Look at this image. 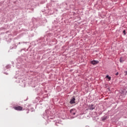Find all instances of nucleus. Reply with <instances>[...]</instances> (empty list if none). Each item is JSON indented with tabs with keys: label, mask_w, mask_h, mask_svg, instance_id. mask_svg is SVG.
Segmentation results:
<instances>
[{
	"label": "nucleus",
	"mask_w": 127,
	"mask_h": 127,
	"mask_svg": "<svg viewBox=\"0 0 127 127\" xmlns=\"http://www.w3.org/2000/svg\"><path fill=\"white\" fill-rule=\"evenodd\" d=\"M14 110H15L16 111H22V109H23V108L21 106H16L14 107Z\"/></svg>",
	"instance_id": "1"
},
{
	"label": "nucleus",
	"mask_w": 127,
	"mask_h": 127,
	"mask_svg": "<svg viewBox=\"0 0 127 127\" xmlns=\"http://www.w3.org/2000/svg\"><path fill=\"white\" fill-rule=\"evenodd\" d=\"M70 113L71 115L75 116V115H76V109H71L70 110Z\"/></svg>",
	"instance_id": "2"
},
{
	"label": "nucleus",
	"mask_w": 127,
	"mask_h": 127,
	"mask_svg": "<svg viewBox=\"0 0 127 127\" xmlns=\"http://www.w3.org/2000/svg\"><path fill=\"white\" fill-rule=\"evenodd\" d=\"M75 96H73L72 97V98L70 99V101L69 103L71 104H75V103H76V102H75Z\"/></svg>",
	"instance_id": "3"
},
{
	"label": "nucleus",
	"mask_w": 127,
	"mask_h": 127,
	"mask_svg": "<svg viewBox=\"0 0 127 127\" xmlns=\"http://www.w3.org/2000/svg\"><path fill=\"white\" fill-rule=\"evenodd\" d=\"M99 63V61H92L91 62V64H92V65H97Z\"/></svg>",
	"instance_id": "4"
},
{
	"label": "nucleus",
	"mask_w": 127,
	"mask_h": 127,
	"mask_svg": "<svg viewBox=\"0 0 127 127\" xmlns=\"http://www.w3.org/2000/svg\"><path fill=\"white\" fill-rule=\"evenodd\" d=\"M89 110H95V106H94V105L93 104H91L89 105Z\"/></svg>",
	"instance_id": "5"
},
{
	"label": "nucleus",
	"mask_w": 127,
	"mask_h": 127,
	"mask_svg": "<svg viewBox=\"0 0 127 127\" xmlns=\"http://www.w3.org/2000/svg\"><path fill=\"white\" fill-rule=\"evenodd\" d=\"M124 95H127V87H125L124 90L122 91Z\"/></svg>",
	"instance_id": "6"
},
{
	"label": "nucleus",
	"mask_w": 127,
	"mask_h": 127,
	"mask_svg": "<svg viewBox=\"0 0 127 127\" xmlns=\"http://www.w3.org/2000/svg\"><path fill=\"white\" fill-rule=\"evenodd\" d=\"M120 62L121 63H123V62H124V59H123V58H120Z\"/></svg>",
	"instance_id": "7"
},
{
	"label": "nucleus",
	"mask_w": 127,
	"mask_h": 127,
	"mask_svg": "<svg viewBox=\"0 0 127 127\" xmlns=\"http://www.w3.org/2000/svg\"><path fill=\"white\" fill-rule=\"evenodd\" d=\"M106 78L109 79V81H111V77H110L109 75H106Z\"/></svg>",
	"instance_id": "8"
},
{
	"label": "nucleus",
	"mask_w": 127,
	"mask_h": 127,
	"mask_svg": "<svg viewBox=\"0 0 127 127\" xmlns=\"http://www.w3.org/2000/svg\"><path fill=\"white\" fill-rule=\"evenodd\" d=\"M123 33H124V35H126V30H124L123 31Z\"/></svg>",
	"instance_id": "9"
},
{
	"label": "nucleus",
	"mask_w": 127,
	"mask_h": 127,
	"mask_svg": "<svg viewBox=\"0 0 127 127\" xmlns=\"http://www.w3.org/2000/svg\"><path fill=\"white\" fill-rule=\"evenodd\" d=\"M116 76H118V75H119V72H117V73H116Z\"/></svg>",
	"instance_id": "10"
},
{
	"label": "nucleus",
	"mask_w": 127,
	"mask_h": 127,
	"mask_svg": "<svg viewBox=\"0 0 127 127\" xmlns=\"http://www.w3.org/2000/svg\"><path fill=\"white\" fill-rule=\"evenodd\" d=\"M102 120L103 121H105L106 120V118H103Z\"/></svg>",
	"instance_id": "11"
},
{
	"label": "nucleus",
	"mask_w": 127,
	"mask_h": 127,
	"mask_svg": "<svg viewBox=\"0 0 127 127\" xmlns=\"http://www.w3.org/2000/svg\"><path fill=\"white\" fill-rule=\"evenodd\" d=\"M126 75H127V72H126Z\"/></svg>",
	"instance_id": "12"
}]
</instances>
